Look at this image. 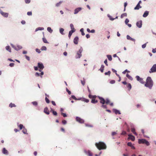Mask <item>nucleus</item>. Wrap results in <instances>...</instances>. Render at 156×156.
Returning <instances> with one entry per match:
<instances>
[{"label": "nucleus", "mask_w": 156, "mask_h": 156, "mask_svg": "<svg viewBox=\"0 0 156 156\" xmlns=\"http://www.w3.org/2000/svg\"><path fill=\"white\" fill-rule=\"evenodd\" d=\"M95 146L99 150H105L107 148L106 144L103 142L100 141L95 143Z\"/></svg>", "instance_id": "obj_1"}, {"label": "nucleus", "mask_w": 156, "mask_h": 156, "mask_svg": "<svg viewBox=\"0 0 156 156\" xmlns=\"http://www.w3.org/2000/svg\"><path fill=\"white\" fill-rule=\"evenodd\" d=\"M153 85V82L151 77L150 76H148L146 79V82L144 84V86L151 89Z\"/></svg>", "instance_id": "obj_2"}, {"label": "nucleus", "mask_w": 156, "mask_h": 156, "mask_svg": "<svg viewBox=\"0 0 156 156\" xmlns=\"http://www.w3.org/2000/svg\"><path fill=\"white\" fill-rule=\"evenodd\" d=\"M44 66L43 63L41 62H39L37 63V66H34V68L35 71H41L44 68Z\"/></svg>", "instance_id": "obj_3"}, {"label": "nucleus", "mask_w": 156, "mask_h": 156, "mask_svg": "<svg viewBox=\"0 0 156 156\" xmlns=\"http://www.w3.org/2000/svg\"><path fill=\"white\" fill-rule=\"evenodd\" d=\"M138 142L139 144H146L147 146L150 145L149 142L146 139L144 138L139 139Z\"/></svg>", "instance_id": "obj_4"}, {"label": "nucleus", "mask_w": 156, "mask_h": 156, "mask_svg": "<svg viewBox=\"0 0 156 156\" xmlns=\"http://www.w3.org/2000/svg\"><path fill=\"white\" fill-rule=\"evenodd\" d=\"M83 51V48L81 47L80 48L77 52L76 55L75 56L76 58H80L82 56V53Z\"/></svg>", "instance_id": "obj_5"}, {"label": "nucleus", "mask_w": 156, "mask_h": 156, "mask_svg": "<svg viewBox=\"0 0 156 156\" xmlns=\"http://www.w3.org/2000/svg\"><path fill=\"white\" fill-rule=\"evenodd\" d=\"M75 120L76 122L80 124L83 123L84 122V119L78 116L76 117Z\"/></svg>", "instance_id": "obj_6"}, {"label": "nucleus", "mask_w": 156, "mask_h": 156, "mask_svg": "<svg viewBox=\"0 0 156 156\" xmlns=\"http://www.w3.org/2000/svg\"><path fill=\"white\" fill-rule=\"evenodd\" d=\"M150 73L156 72V64H154L149 71Z\"/></svg>", "instance_id": "obj_7"}, {"label": "nucleus", "mask_w": 156, "mask_h": 156, "mask_svg": "<svg viewBox=\"0 0 156 156\" xmlns=\"http://www.w3.org/2000/svg\"><path fill=\"white\" fill-rule=\"evenodd\" d=\"M135 78L136 80L141 83L144 84L145 83V82L143 81V79L140 77L139 76L137 75L136 76H135Z\"/></svg>", "instance_id": "obj_8"}, {"label": "nucleus", "mask_w": 156, "mask_h": 156, "mask_svg": "<svg viewBox=\"0 0 156 156\" xmlns=\"http://www.w3.org/2000/svg\"><path fill=\"white\" fill-rule=\"evenodd\" d=\"M2 153L6 155H7L9 154V152L5 148L3 147L2 150Z\"/></svg>", "instance_id": "obj_9"}, {"label": "nucleus", "mask_w": 156, "mask_h": 156, "mask_svg": "<svg viewBox=\"0 0 156 156\" xmlns=\"http://www.w3.org/2000/svg\"><path fill=\"white\" fill-rule=\"evenodd\" d=\"M40 72H41L40 73H39L38 72L35 73V76L37 77L40 76L41 78H42V76L44 74V72L42 71Z\"/></svg>", "instance_id": "obj_10"}, {"label": "nucleus", "mask_w": 156, "mask_h": 156, "mask_svg": "<svg viewBox=\"0 0 156 156\" xmlns=\"http://www.w3.org/2000/svg\"><path fill=\"white\" fill-rule=\"evenodd\" d=\"M97 97L100 100V101L102 100L104 101V98L103 97L99 96H96L95 95H92L91 99H95Z\"/></svg>", "instance_id": "obj_11"}, {"label": "nucleus", "mask_w": 156, "mask_h": 156, "mask_svg": "<svg viewBox=\"0 0 156 156\" xmlns=\"http://www.w3.org/2000/svg\"><path fill=\"white\" fill-rule=\"evenodd\" d=\"M97 97L100 100V101L102 100L104 101V98L103 97L99 96H96L95 95H92L91 99H95Z\"/></svg>", "instance_id": "obj_12"}, {"label": "nucleus", "mask_w": 156, "mask_h": 156, "mask_svg": "<svg viewBox=\"0 0 156 156\" xmlns=\"http://www.w3.org/2000/svg\"><path fill=\"white\" fill-rule=\"evenodd\" d=\"M142 21L140 20L136 22V26L139 28H141L142 27Z\"/></svg>", "instance_id": "obj_13"}, {"label": "nucleus", "mask_w": 156, "mask_h": 156, "mask_svg": "<svg viewBox=\"0 0 156 156\" xmlns=\"http://www.w3.org/2000/svg\"><path fill=\"white\" fill-rule=\"evenodd\" d=\"M128 139L131 140L133 141L135 140V137L131 133L128 134Z\"/></svg>", "instance_id": "obj_14"}, {"label": "nucleus", "mask_w": 156, "mask_h": 156, "mask_svg": "<svg viewBox=\"0 0 156 156\" xmlns=\"http://www.w3.org/2000/svg\"><path fill=\"white\" fill-rule=\"evenodd\" d=\"M84 153L88 156H93V154L89 150L86 151V150H84Z\"/></svg>", "instance_id": "obj_15"}, {"label": "nucleus", "mask_w": 156, "mask_h": 156, "mask_svg": "<svg viewBox=\"0 0 156 156\" xmlns=\"http://www.w3.org/2000/svg\"><path fill=\"white\" fill-rule=\"evenodd\" d=\"M82 9V8L81 7H79L75 9L74 10V14H77Z\"/></svg>", "instance_id": "obj_16"}, {"label": "nucleus", "mask_w": 156, "mask_h": 156, "mask_svg": "<svg viewBox=\"0 0 156 156\" xmlns=\"http://www.w3.org/2000/svg\"><path fill=\"white\" fill-rule=\"evenodd\" d=\"M0 14L4 17L7 18L9 14L7 12H3L2 10L0 11Z\"/></svg>", "instance_id": "obj_17"}, {"label": "nucleus", "mask_w": 156, "mask_h": 156, "mask_svg": "<svg viewBox=\"0 0 156 156\" xmlns=\"http://www.w3.org/2000/svg\"><path fill=\"white\" fill-rule=\"evenodd\" d=\"M51 110L50 111V112H51L54 116H57L58 115V113L57 112L55 111L54 109L52 108H50Z\"/></svg>", "instance_id": "obj_18"}, {"label": "nucleus", "mask_w": 156, "mask_h": 156, "mask_svg": "<svg viewBox=\"0 0 156 156\" xmlns=\"http://www.w3.org/2000/svg\"><path fill=\"white\" fill-rule=\"evenodd\" d=\"M100 102L101 104H102L101 107L104 108H107V107L106 105H105L104 104L105 103V100L104 99V101L102 100L100 101Z\"/></svg>", "instance_id": "obj_19"}, {"label": "nucleus", "mask_w": 156, "mask_h": 156, "mask_svg": "<svg viewBox=\"0 0 156 156\" xmlns=\"http://www.w3.org/2000/svg\"><path fill=\"white\" fill-rule=\"evenodd\" d=\"M112 111L113 112H114L116 114L120 115L121 114V113L120 111L119 110L117 109L116 108H113L112 109Z\"/></svg>", "instance_id": "obj_20"}, {"label": "nucleus", "mask_w": 156, "mask_h": 156, "mask_svg": "<svg viewBox=\"0 0 156 156\" xmlns=\"http://www.w3.org/2000/svg\"><path fill=\"white\" fill-rule=\"evenodd\" d=\"M79 38L78 36L75 37L73 39V43L75 44H77Z\"/></svg>", "instance_id": "obj_21"}, {"label": "nucleus", "mask_w": 156, "mask_h": 156, "mask_svg": "<svg viewBox=\"0 0 156 156\" xmlns=\"http://www.w3.org/2000/svg\"><path fill=\"white\" fill-rule=\"evenodd\" d=\"M44 112L47 115H49L50 112L48 110V108L47 107H45L44 110Z\"/></svg>", "instance_id": "obj_22"}, {"label": "nucleus", "mask_w": 156, "mask_h": 156, "mask_svg": "<svg viewBox=\"0 0 156 156\" xmlns=\"http://www.w3.org/2000/svg\"><path fill=\"white\" fill-rule=\"evenodd\" d=\"M149 12L148 11H145L143 15V16L144 18L146 17L148 15Z\"/></svg>", "instance_id": "obj_23"}, {"label": "nucleus", "mask_w": 156, "mask_h": 156, "mask_svg": "<svg viewBox=\"0 0 156 156\" xmlns=\"http://www.w3.org/2000/svg\"><path fill=\"white\" fill-rule=\"evenodd\" d=\"M126 38L128 40H131L134 42H135V40L134 39L132 38L130 36H129L128 35H127L126 36Z\"/></svg>", "instance_id": "obj_24"}, {"label": "nucleus", "mask_w": 156, "mask_h": 156, "mask_svg": "<svg viewBox=\"0 0 156 156\" xmlns=\"http://www.w3.org/2000/svg\"><path fill=\"white\" fill-rule=\"evenodd\" d=\"M43 36H44V37L42 38L43 41V42L44 43H45L49 44V43L47 41V39L44 37V32H43Z\"/></svg>", "instance_id": "obj_25"}, {"label": "nucleus", "mask_w": 156, "mask_h": 156, "mask_svg": "<svg viewBox=\"0 0 156 156\" xmlns=\"http://www.w3.org/2000/svg\"><path fill=\"white\" fill-rule=\"evenodd\" d=\"M17 125L18 127L19 128L20 130H21L25 127L23 124H19L18 122L17 123Z\"/></svg>", "instance_id": "obj_26"}, {"label": "nucleus", "mask_w": 156, "mask_h": 156, "mask_svg": "<svg viewBox=\"0 0 156 156\" xmlns=\"http://www.w3.org/2000/svg\"><path fill=\"white\" fill-rule=\"evenodd\" d=\"M142 6H140V5L137 4L136 6L134 7V10H139L141 8Z\"/></svg>", "instance_id": "obj_27"}, {"label": "nucleus", "mask_w": 156, "mask_h": 156, "mask_svg": "<svg viewBox=\"0 0 156 156\" xmlns=\"http://www.w3.org/2000/svg\"><path fill=\"white\" fill-rule=\"evenodd\" d=\"M64 29L62 28H60L59 29L60 33L62 35L65 34L64 33Z\"/></svg>", "instance_id": "obj_28"}, {"label": "nucleus", "mask_w": 156, "mask_h": 156, "mask_svg": "<svg viewBox=\"0 0 156 156\" xmlns=\"http://www.w3.org/2000/svg\"><path fill=\"white\" fill-rule=\"evenodd\" d=\"M5 49L6 50L9 51V52H11V49L10 46L9 45L6 46L5 47Z\"/></svg>", "instance_id": "obj_29"}, {"label": "nucleus", "mask_w": 156, "mask_h": 156, "mask_svg": "<svg viewBox=\"0 0 156 156\" xmlns=\"http://www.w3.org/2000/svg\"><path fill=\"white\" fill-rule=\"evenodd\" d=\"M44 28L43 27H39L36 28L35 29V31L37 32L38 30H44Z\"/></svg>", "instance_id": "obj_30"}, {"label": "nucleus", "mask_w": 156, "mask_h": 156, "mask_svg": "<svg viewBox=\"0 0 156 156\" xmlns=\"http://www.w3.org/2000/svg\"><path fill=\"white\" fill-rule=\"evenodd\" d=\"M127 87L128 88V90L129 91L132 88V86L131 84L129 83H128L126 84Z\"/></svg>", "instance_id": "obj_31"}, {"label": "nucleus", "mask_w": 156, "mask_h": 156, "mask_svg": "<svg viewBox=\"0 0 156 156\" xmlns=\"http://www.w3.org/2000/svg\"><path fill=\"white\" fill-rule=\"evenodd\" d=\"M104 66L103 65H102L101 68L99 69V70L101 72L103 73L104 72Z\"/></svg>", "instance_id": "obj_32"}, {"label": "nucleus", "mask_w": 156, "mask_h": 156, "mask_svg": "<svg viewBox=\"0 0 156 156\" xmlns=\"http://www.w3.org/2000/svg\"><path fill=\"white\" fill-rule=\"evenodd\" d=\"M106 57L108 58V60L109 61H111L112 60V56L110 55H106Z\"/></svg>", "instance_id": "obj_33"}, {"label": "nucleus", "mask_w": 156, "mask_h": 156, "mask_svg": "<svg viewBox=\"0 0 156 156\" xmlns=\"http://www.w3.org/2000/svg\"><path fill=\"white\" fill-rule=\"evenodd\" d=\"M135 129L134 128H132L131 129V132L136 136L138 135L137 133L135 132Z\"/></svg>", "instance_id": "obj_34"}, {"label": "nucleus", "mask_w": 156, "mask_h": 156, "mask_svg": "<svg viewBox=\"0 0 156 156\" xmlns=\"http://www.w3.org/2000/svg\"><path fill=\"white\" fill-rule=\"evenodd\" d=\"M107 16L110 20L113 21L114 20H115V19H114V18H113L112 17V16H110L109 14H108Z\"/></svg>", "instance_id": "obj_35"}, {"label": "nucleus", "mask_w": 156, "mask_h": 156, "mask_svg": "<svg viewBox=\"0 0 156 156\" xmlns=\"http://www.w3.org/2000/svg\"><path fill=\"white\" fill-rule=\"evenodd\" d=\"M126 76V77L130 80H133V78L132 77L129 75L128 73H127Z\"/></svg>", "instance_id": "obj_36"}, {"label": "nucleus", "mask_w": 156, "mask_h": 156, "mask_svg": "<svg viewBox=\"0 0 156 156\" xmlns=\"http://www.w3.org/2000/svg\"><path fill=\"white\" fill-rule=\"evenodd\" d=\"M47 31L50 33H51L53 32V30L50 27H48L47 28Z\"/></svg>", "instance_id": "obj_37"}, {"label": "nucleus", "mask_w": 156, "mask_h": 156, "mask_svg": "<svg viewBox=\"0 0 156 156\" xmlns=\"http://www.w3.org/2000/svg\"><path fill=\"white\" fill-rule=\"evenodd\" d=\"M98 102V101L95 99H92L91 100V103H92L95 104Z\"/></svg>", "instance_id": "obj_38"}, {"label": "nucleus", "mask_w": 156, "mask_h": 156, "mask_svg": "<svg viewBox=\"0 0 156 156\" xmlns=\"http://www.w3.org/2000/svg\"><path fill=\"white\" fill-rule=\"evenodd\" d=\"M69 99H70V100H71L72 99H73L75 100H77V98L74 95H72L71 96V97L69 98Z\"/></svg>", "instance_id": "obj_39"}, {"label": "nucleus", "mask_w": 156, "mask_h": 156, "mask_svg": "<svg viewBox=\"0 0 156 156\" xmlns=\"http://www.w3.org/2000/svg\"><path fill=\"white\" fill-rule=\"evenodd\" d=\"M17 48H16V49H15V50L17 51H18L20 49H21L23 48V47L19 45H17Z\"/></svg>", "instance_id": "obj_40"}, {"label": "nucleus", "mask_w": 156, "mask_h": 156, "mask_svg": "<svg viewBox=\"0 0 156 156\" xmlns=\"http://www.w3.org/2000/svg\"><path fill=\"white\" fill-rule=\"evenodd\" d=\"M82 101H84L86 103H88L89 101V100L88 99H87L84 98H83V99L82 100Z\"/></svg>", "instance_id": "obj_41"}, {"label": "nucleus", "mask_w": 156, "mask_h": 156, "mask_svg": "<svg viewBox=\"0 0 156 156\" xmlns=\"http://www.w3.org/2000/svg\"><path fill=\"white\" fill-rule=\"evenodd\" d=\"M70 26L71 29V30H74V31H76V30L74 28L73 25L72 23L70 24Z\"/></svg>", "instance_id": "obj_42"}, {"label": "nucleus", "mask_w": 156, "mask_h": 156, "mask_svg": "<svg viewBox=\"0 0 156 156\" xmlns=\"http://www.w3.org/2000/svg\"><path fill=\"white\" fill-rule=\"evenodd\" d=\"M80 31L81 32V35L82 36H84L85 35V34L84 32V29L82 28L80 30Z\"/></svg>", "instance_id": "obj_43"}, {"label": "nucleus", "mask_w": 156, "mask_h": 156, "mask_svg": "<svg viewBox=\"0 0 156 156\" xmlns=\"http://www.w3.org/2000/svg\"><path fill=\"white\" fill-rule=\"evenodd\" d=\"M9 106L11 108H12L13 107H16V106L14 104L12 103H10L9 105Z\"/></svg>", "instance_id": "obj_44"}, {"label": "nucleus", "mask_w": 156, "mask_h": 156, "mask_svg": "<svg viewBox=\"0 0 156 156\" xmlns=\"http://www.w3.org/2000/svg\"><path fill=\"white\" fill-rule=\"evenodd\" d=\"M27 129L25 127H24L23 129V130H22V132L24 134H27Z\"/></svg>", "instance_id": "obj_45"}, {"label": "nucleus", "mask_w": 156, "mask_h": 156, "mask_svg": "<svg viewBox=\"0 0 156 156\" xmlns=\"http://www.w3.org/2000/svg\"><path fill=\"white\" fill-rule=\"evenodd\" d=\"M127 16V14L126 13H124L122 14L121 16H120V18L122 19L123 18V17L124 16Z\"/></svg>", "instance_id": "obj_46"}, {"label": "nucleus", "mask_w": 156, "mask_h": 156, "mask_svg": "<svg viewBox=\"0 0 156 156\" xmlns=\"http://www.w3.org/2000/svg\"><path fill=\"white\" fill-rule=\"evenodd\" d=\"M47 49L46 47L44 46H42L41 48V50L42 51H46Z\"/></svg>", "instance_id": "obj_47"}, {"label": "nucleus", "mask_w": 156, "mask_h": 156, "mask_svg": "<svg viewBox=\"0 0 156 156\" xmlns=\"http://www.w3.org/2000/svg\"><path fill=\"white\" fill-rule=\"evenodd\" d=\"M31 103L34 106H37L38 105V103L37 101H34Z\"/></svg>", "instance_id": "obj_48"}, {"label": "nucleus", "mask_w": 156, "mask_h": 156, "mask_svg": "<svg viewBox=\"0 0 156 156\" xmlns=\"http://www.w3.org/2000/svg\"><path fill=\"white\" fill-rule=\"evenodd\" d=\"M83 81L81 80V83L83 85H84L85 83V79L84 78H83Z\"/></svg>", "instance_id": "obj_49"}, {"label": "nucleus", "mask_w": 156, "mask_h": 156, "mask_svg": "<svg viewBox=\"0 0 156 156\" xmlns=\"http://www.w3.org/2000/svg\"><path fill=\"white\" fill-rule=\"evenodd\" d=\"M62 3V1H60L59 2H58L56 4L55 6L57 7H59Z\"/></svg>", "instance_id": "obj_50"}, {"label": "nucleus", "mask_w": 156, "mask_h": 156, "mask_svg": "<svg viewBox=\"0 0 156 156\" xmlns=\"http://www.w3.org/2000/svg\"><path fill=\"white\" fill-rule=\"evenodd\" d=\"M45 100L46 101V102L47 104H49L50 102V101L49 100V99L46 97H45Z\"/></svg>", "instance_id": "obj_51"}, {"label": "nucleus", "mask_w": 156, "mask_h": 156, "mask_svg": "<svg viewBox=\"0 0 156 156\" xmlns=\"http://www.w3.org/2000/svg\"><path fill=\"white\" fill-rule=\"evenodd\" d=\"M110 103V100L108 98H107L106 99V101H105V103L106 104H108Z\"/></svg>", "instance_id": "obj_52"}, {"label": "nucleus", "mask_w": 156, "mask_h": 156, "mask_svg": "<svg viewBox=\"0 0 156 156\" xmlns=\"http://www.w3.org/2000/svg\"><path fill=\"white\" fill-rule=\"evenodd\" d=\"M111 74V71H108L107 72H105V75H108L109 76H110Z\"/></svg>", "instance_id": "obj_53"}, {"label": "nucleus", "mask_w": 156, "mask_h": 156, "mask_svg": "<svg viewBox=\"0 0 156 156\" xmlns=\"http://www.w3.org/2000/svg\"><path fill=\"white\" fill-rule=\"evenodd\" d=\"M127 134V133L126 131L124 130H122L121 133V135L123 136L126 135Z\"/></svg>", "instance_id": "obj_54"}, {"label": "nucleus", "mask_w": 156, "mask_h": 156, "mask_svg": "<svg viewBox=\"0 0 156 156\" xmlns=\"http://www.w3.org/2000/svg\"><path fill=\"white\" fill-rule=\"evenodd\" d=\"M67 121L65 119H63L62 121V124L64 125H65L67 124Z\"/></svg>", "instance_id": "obj_55"}, {"label": "nucleus", "mask_w": 156, "mask_h": 156, "mask_svg": "<svg viewBox=\"0 0 156 156\" xmlns=\"http://www.w3.org/2000/svg\"><path fill=\"white\" fill-rule=\"evenodd\" d=\"M129 20L128 18H126L125 20V24L126 25L129 22Z\"/></svg>", "instance_id": "obj_56"}, {"label": "nucleus", "mask_w": 156, "mask_h": 156, "mask_svg": "<svg viewBox=\"0 0 156 156\" xmlns=\"http://www.w3.org/2000/svg\"><path fill=\"white\" fill-rule=\"evenodd\" d=\"M75 32V31H74V30H70L69 31L68 34L72 35L73 33Z\"/></svg>", "instance_id": "obj_57"}, {"label": "nucleus", "mask_w": 156, "mask_h": 156, "mask_svg": "<svg viewBox=\"0 0 156 156\" xmlns=\"http://www.w3.org/2000/svg\"><path fill=\"white\" fill-rule=\"evenodd\" d=\"M85 126L86 127H93V126L91 125H90L88 124H85Z\"/></svg>", "instance_id": "obj_58"}, {"label": "nucleus", "mask_w": 156, "mask_h": 156, "mask_svg": "<svg viewBox=\"0 0 156 156\" xmlns=\"http://www.w3.org/2000/svg\"><path fill=\"white\" fill-rule=\"evenodd\" d=\"M61 114L64 117H66L67 116V115L66 113L62 112Z\"/></svg>", "instance_id": "obj_59"}, {"label": "nucleus", "mask_w": 156, "mask_h": 156, "mask_svg": "<svg viewBox=\"0 0 156 156\" xmlns=\"http://www.w3.org/2000/svg\"><path fill=\"white\" fill-rule=\"evenodd\" d=\"M66 90L69 95H70L71 94V91L69 90L67 88H66Z\"/></svg>", "instance_id": "obj_60"}, {"label": "nucleus", "mask_w": 156, "mask_h": 156, "mask_svg": "<svg viewBox=\"0 0 156 156\" xmlns=\"http://www.w3.org/2000/svg\"><path fill=\"white\" fill-rule=\"evenodd\" d=\"M148 43V42H146V43H145V44H143V45H142V48H146V45H147V44Z\"/></svg>", "instance_id": "obj_61"}, {"label": "nucleus", "mask_w": 156, "mask_h": 156, "mask_svg": "<svg viewBox=\"0 0 156 156\" xmlns=\"http://www.w3.org/2000/svg\"><path fill=\"white\" fill-rule=\"evenodd\" d=\"M35 51L36 52H37L38 53H40L41 52V51L40 50L37 48H36Z\"/></svg>", "instance_id": "obj_62"}, {"label": "nucleus", "mask_w": 156, "mask_h": 156, "mask_svg": "<svg viewBox=\"0 0 156 156\" xmlns=\"http://www.w3.org/2000/svg\"><path fill=\"white\" fill-rule=\"evenodd\" d=\"M25 57L26 58L28 61H30V57L27 55H25Z\"/></svg>", "instance_id": "obj_63"}, {"label": "nucleus", "mask_w": 156, "mask_h": 156, "mask_svg": "<svg viewBox=\"0 0 156 156\" xmlns=\"http://www.w3.org/2000/svg\"><path fill=\"white\" fill-rule=\"evenodd\" d=\"M27 14L28 16H30L32 15V12L31 11L28 12L27 13Z\"/></svg>", "instance_id": "obj_64"}]
</instances>
